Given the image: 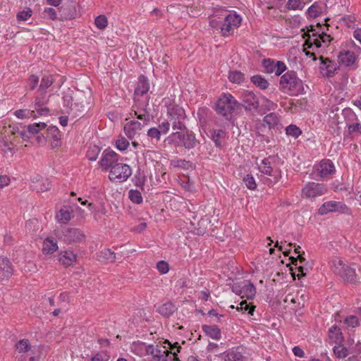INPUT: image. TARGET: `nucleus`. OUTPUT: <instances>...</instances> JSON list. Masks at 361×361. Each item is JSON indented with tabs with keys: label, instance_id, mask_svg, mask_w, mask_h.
Instances as JSON below:
<instances>
[{
	"label": "nucleus",
	"instance_id": "obj_27",
	"mask_svg": "<svg viewBox=\"0 0 361 361\" xmlns=\"http://www.w3.org/2000/svg\"><path fill=\"white\" fill-rule=\"evenodd\" d=\"M156 311L164 317H170L176 310V305L171 301L155 305Z\"/></svg>",
	"mask_w": 361,
	"mask_h": 361
},
{
	"label": "nucleus",
	"instance_id": "obj_9",
	"mask_svg": "<svg viewBox=\"0 0 361 361\" xmlns=\"http://www.w3.org/2000/svg\"><path fill=\"white\" fill-rule=\"evenodd\" d=\"M132 174V169L126 164L118 163L109 171V178L112 181L122 183L126 181Z\"/></svg>",
	"mask_w": 361,
	"mask_h": 361
},
{
	"label": "nucleus",
	"instance_id": "obj_11",
	"mask_svg": "<svg viewBox=\"0 0 361 361\" xmlns=\"http://www.w3.org/2000/svg\"><path fill=\"white\" fill-rule=\"evenodd\" d=\"M171 136L178 138L181 145L188 150L194 149L200 144V141L196 139L195 133L187 128L180 132L173 133Z\"/></svg>",
	"mask_w": 361,
	"mask_h": 361
},
{
	"label": "nucleus",
	"instance_id": "obj_15",
	"mask_svg": "<svg viewBox=\"0 0 361 361\" xmlns=\"http://www.w3.org/2000/svg\"><path fill=\"white\" fill-rule=\"evenodd\" d=\"M48 102L47 97V92L37 90V95L35 99L34 107L35 111L39 116H47L49 109L45 106Z\"/></svg>",
	"mask_w": 361,
	"mask_h": 361
},
{
	"label": "nucleus",
	"instance_id": "obj_60",
	"mask_svg": "<svg viewBox=\"0 0 361 361\" xmlns=\"http://www.w3.org/2000/svg\"><path fill=\"white\" fill-rule=\"evenodd\" d=\"M147 135L152 139L155 140L157 142L159 141L161 133L157 128H151L147 131Z\"/></svg>",
	"mask_w": 361,
	"mask_h": 361
},
{
	"label": "nucleus",
	"instance_id": "obj_36",
	"mask_svg": "<svg viewBox=\"0 0 361 361\" xmlns=\"http://www.w3.org/2000/svg\"><path fill=\"white\" fill-rule=\"evenodd\" d=\"M47 128V124L44 122L35 123L28 125L27 129L29 130L30 135H38L42 130Z\"/></svg>",
	"mask_w": 361,
	"mask_h": 361
},
{
	"label": "nucleus",
	"instance_id": "obj_58",
	"mask_svg": "<svg viewBox=\"0 0 361 361\" xmlns=\"http://www.w3.org/2000/svg\"><path fill=\"white\" fill-rule=\"evenodd\" d=\"M32 10L30 8H26L18 13L17 19L18 20H26L32 16Z\"/></svg>",
	"mask_w": 361,
	"mask_h": 361
},
{
	"label": "nucleus",
	"instance_id": "obj_48",
	"mask_svg": "<svg viewBox=\"0 0 361 361\" xmlns=\"http://www.w3.org/2000/svg\"><path fill=\"white\" fill-rule=\"evenodd\" d=\"M129 199L135 204H140L142 202V197L140 191L137 190H130L128 192Z\"/></svg>",
	"mask_w": 361,
	"mask_h": 361
},
{
	"label": "nucleus",
	"instance_id": "obj_54",
	"mask_svg": "<svg viewBox=\"0 0 361 361\" xmlns=\"http://www.w3.org/2000/svg\"><path fill=\"white\" fill-rule=\"evenodd\" d=\"M262 107L267 111L275 110L277 108V104L266 97H262Z\"/></svg>",
	"mask_w": 361,
	"mask_h": 361
},
{
	"label": "nucleus",
	"instance_id": "obj_13",
	"mask_svg": "<svg viewBox=\"0 0 361 361\" xmlns=\"http://www.w3.org/2000/svg\"><path fill=\"white\" fill-rule=\"evenodd\" d=\"M118 161V154L110 149H106L103 152L99 163L103 169L111 170L114 166L119 163Z\"/></svg>",
	"mask_w": 361,
	"mask_h": 361
},
{
	"label": "nucleus",
	"instance_id": "obj_37",
	"mask_svg": "<svg viewBox=\"0 0 361 361\" xmlns=\"http://www.w3.org/2000/svg\"><path fill=\"white\" fill-rule=\"evenodd\" d=\"M329 337L335 342H339L343 340L341 329L336 325H333L329 330Z\"/></svg>",
	"mask_w": 361,
	"mask_h": 361
},
{
	"label": "nucleus",
	"instance_id": "obj_4",
	"mask_svg": "<svg viewBox=\"0 0 361 361\" xmlns=\"http://www.w3.org/2000/svg\"><path fill=\"white\" fill-rule=\"evenodd\" d=\"M317 28L321 30V25L317 23ZM307 37L305 40V46L307 48L311 49L313 47L316 48H320L322 47H328L332 40V38L329 35H327L324 31L317 30L314 25H310V28L308 29L307 33H305L303 37Z\"/></svg>",
	"mask_w": 361,
	"mask_h": 361
},
{
	"label": "nucleus",
	"instance_id": "obj_41",
	"mask_svg": "<svg viewBox=\"0 0 361 361\" xmlns=\"http://www.w3.org/2000/svg\"><path fill=\"white\" fill-rule=\"evenodd\" d=\"M226 136V132L222 129L214 130L212 134V138L216 146H220L221 140Z\"/></svg>",
	"mask_w": 361,
	"mask_h": 361
},
{
	"label": "nucleus",
	"instance_id": "obj_17",
	"mask_svg": "<svg viewBox=\"0 0 361 361\" xmlns=\"http://www.w3.org/2000/svg\"><path fill=\"white\" fill-rule=\"evenodd\" d=\"M85 97L81 94L80 97H73L70 94H66L63 96V105L70 107L71 109H77V110L84 112L87 106L84 104V99Z\"/></svg>",
	"mask_w": 361,
	"mask_h": 361
},
{
	"label": "nucleus",
	"instance_id": "obj_33",
	"mask_svg": "<svg viewBox=\"0 0 361 361\" xmlns=\"http://www.w3.org/2000/svg\"><path fill=\"white\" fill-rule=\"evenodd\" d=\"M75 260L76 255L71 251H65L59 258V261L66 266L71 265Z\"/></svg>",
	"mask_w": 361,
	"mask_h": 361
},
{
	"label": "nucleus",
	"instance_id": "obj_64",
	"mask_svg": "<svg viewBox=\"0 0 361 361\" xmlns=\"http://www.w3.org/2000/svg\"><path fill=\"white\" fill-rule=\"evenodd\" d=\"M109 360V356L103 353H98L95 355H94L92 357L91 361H108Z\"/></svg>",
	"mask_w": 361,
	"mask_h": 361
},
{
	"label": "nucleus",
	"instance_id": "obj_16",
	"mask_svg": "<svg viewBox=\"0 0 361 361\" xmlns=\"http://www.w3.org/2000/svg\"><path fill=\"white\" fill-rule=\"evenodd\" d=\"M63 240L68 244L82 243L85 240V235L78 228H72L66 230L61 236Z\"/></svg>",
	"mask_w": 361,
	"mask_h": 361
},
{
	"label": "nucleus",
	"instance_id": "obj_57",
	"mask_svg": "<svg viewBox=\"0 0 361 361\" xmlns=\"http://www.w3.org/2000/svg\"><path fill=\"white\" fill-rule=\"evenodd\" d=\"M116 146L120 151H124L129 146V142L125 137H121L116 140Z\"/></svg>",
	"mask_w": 361,
	"mask_h": 361
},
{
	"label": "nucleus",
	"instance_id": "obj_44",
	"mask_svg": "<svg viewBox=\"0 0 361 361\" xmlns=\"http://www.w3.org/2000/svg\"><path fill=\"white\" fill-rule=\"evenodd\" d=\"M53 82L54 79L51 75H44L42 78L38 90L46 92V90L51 87Z\"/></svg>",
	"mask_w": 361,
	"mask_h": 361
},
{
	"label": "nucleus",
	"instance_id": "obj_39",
	"mask_svg": "<svg viewBox=\"0 0 361 361\" xmlns=\"http://www.w3.org/2000/svg\"><path fill=\"white\" fill-rule=\"evenodd\" d=\"M99 259L114 262L116 259V253L110 249H104L99 255Z\"/></svg>",
	"mask_w": 361,
	"mask_h": 361
},
{
	"label": "nucleus",
	"instance_id": "obj_1",
	"mask_svg": "<svg viewBox=\"0 0 361 361\" xmlns=\"http://www.w3.org/2000/svg\"><path fill=\"white\" fill-rule=\"evenodd\" d=\"M164 343L169 345L171 350L165 346L159 345H148L146 347V353L152 356V361H180L178 357V353L180 352L181 346L178 343L176 342L171 344L168 340H165Z\"/></svg>",
	"mask_w": 361,
	"mask_h": 361
},
{
	"label": "nucleus",
	"instance_id": "obj_35",
	"mask_svg": "<svg viewBox=\"0 0 361 361\" xmlns=\"http://www.w3.org/2000/svg\"><path fill=\"white\" fill-rule=\"evenodd\" d=\"M130 114L135 116L139 120L138 121L141 122V124H142L144 126H147L151 119L149 114L147 113L145 110H142L141 112L133 111Z\"/></svg>",
	"mask_w": 361,
	"mask_h": 361
},
{
	"label": "nucleus",
	"instance_id": "obj_7",
	"mask_svg": "<svg viewBox=\"0 0 361 361\" xmlns=\"http://www.w3.org/2000/svg\"><path fill=\"white\" fill-rule=\"evenodd\" d=\"M16 354L17 361H39V357L27 339H22L16 343Z\"/></svg>",
	"mask_w": 361,
	"mask_h": 361
},
{
	"label": "nucleus",
	"instance_id": "obj_46",
	"mask_svg": "<svg viewBox=\"0 0 361 361\" xmlns=\"http://www.w3.org/2000/svg\"><path fill=\"white\" fill-rule=\"evenodd\" d=\"M334 353L339 359L345 358L349 354L348 348L343 345L335 346L334 348Z\"/></svg>",
	"mask_w": 361,
	"mask_h": 361
},
{
	"label": "nucleus",
	"instance_id": "obj_26",
	"mask_svg": "<svg viewBox=\"0 0 361 361\" xmlns=\"http://www.w3.org/2000/svg\"><path fill=\"white\" fill-rule=\"evenodd\" d=\"M47 139L49 140L52 147H57L61 145V134L57 127L51 126L46 130Z\"/></svg>",
	"mask_w": 361,
	"mask_h": 361
},
{
	"label": "nucleus",
	"instance_id": "obj_28",
	"mask_svg": "<svg viewBox=\"0 0 361 361\" xmlns=\"http://www.w3.org/2000/svg\"><path fill=\"white\" fill-rule=\"evenodd\" d=\"M73 217V210L71 207H63L56 214V218L60 224H67Z\"/></svg>",
	"mask_w": 361,
	"mask_h": 361
},
{
	"label": "nucleus",
	"instance_id": "obj_50",
	"mask_svg": "<svg viewBox=\"0 0 361 361\" xmlns=\"http://www.w3.org/2000/svg\"><path fill=\"white\" fill-rule=\"evenodd\" d=\"M226 361H243V357L240 352L232 350L226 355Z\"/></svg>",
	"mask_w": 361,
	"mask_h": 361
},
{
	"label": "nucleus",
	"instance_id": "obj_43",
	"mask_svg": "<svg viewBox=\"0 0 361 361\" xmlns=\"http://www.w3.org/2000/svg\"><path fill=\"white\" fill-rule=\"evenodd\" d=\"M255 309V306L252 305H250V304H248L246 300L240 302L239 306L237 307V310L238 311H241L243 312H247L248 315H253Z\"/></svg>",
	"mask_w": 361,
	"mask_h": 361
},
{
	"label": "nucleus",
	"instance_id": "obj_56",
	"mask_svg": "<svg viewBox=\"0 0 361 361\" xmlns=\"http://www.w3.org/2000/svg\"><path fill=\"white\" fill-rule=\"evenodd\" d=\"M243 182L247 188L250 190H254L257 187V184L255 183V180L254 177L251 175L247 174L244 178Z\"/></svg>",
	"mask_w": 361,
	"mask_h": 361
},
{
	"label": "nucleus",
	"instance_id": "obj_38",
	"mask_svg": "<svg viewBox=\"0 0 361 361\" xmlns=\"http://www.w3.org/2000/svg\"><path fill=\"white\" fill-rule=\"evenodd\" d=\"M263 121L269 128H274L279 124V118L275 113H270L264 116Z\"/></svg>",
	"mask_w": 361,
	"mask_h": 361
},
{
	"label": "nucleus",
	"instance_id": "obj_47",
	"mask_svg": "<svg viewBox=\"0 0 361 361\" xmlns=\"http://www.w3.org/2000/svg\"><path fill=\"white\" fill-rule=\"evenodd\" d=\"M272 67V69H269V73H274L276 75H280L286 69L285 63L280 61L274 63Z\"/></svg>",
	"mask_w": 361,
	"mask_h": 361
},
{
	"label": "nucleus",
	"instance_id": "obj_3",
	"mask_svg": "<svg viewBox=\"0 0 361 361\" xmlns=\"http://www.w3.org/2000/svg\"><path fill=\"white\" fill-rule=\"evenodd\" d=\"M241 17L235 13L227 15L223 21H218L216 19L210 21V25L219 31L224 37L233 35L234 30L241 24Z\"/></svg>",
	"mask_w": 361,
	"mask_h": 361
},
{
	"label": "nucleus",
	"instance_id": "obj_20",
	"mask_svg": "<svg viewBox=\"0 0 361 361\" xmlns=\"http://www.w3.org/2000/svg\"><path fill=\"white\" fill-rule=\"evenodd\" d=\"M346 206L340 202L329 201L324 202L319 209V214L324 215L329 212H343Z\"/></svg>",
	"mask_w": 361,
	"mask_h": 361
},
{
	"label": "nucleus",
	"instance_id": "obj_8",
	"mask_svg": "<svg viewBox=\"0 0 361 361\" xmlns=\"http://www.w3.org/2000/svg\"><path fill=\"white\" fill-rule=\"evenodd\" d=\"M238 104V101L231 94H224L216 102V111L228 118Z\"/></svg>",
	"mask_w": 361,
	"mask_h": 361
},
{
	"label": "nucleus",
	"instance_id": "obj_34",
	"mask_svg": "<svg viewBox=\"0 0 361 361\" xmlns=\"http://www.w3.org/2000/svg\"><path fill=\"white\" fill-rule=\"evenodd\" d=\"M13 114L18 118H20V119H25V118H37V114H36L35 110H30V109H18V110H16Z\"/></svg>",
	"mask_w": 361,
	"mask_h": 361
},
{
	"label": "nucleus",
	"instance_id": "obj_63",
	"mask_svg": "<svg viewBox=\"0 0 361 361\" xmlns=\"http://www.w3.org/2000/svg\"><path fill=\"white\" fill-rule=\"evenodd\" d=\"M171 125V124L170 123V122H169L168 120L161 123L159 125V131H160L161 134H167L169 131Z\"/></svg>",
	"mask_w": 361,
	"mask_h": 361
},
{
	"label": "nucleus",
	"instance_id": "obj_51",
	"mask_svg": "<svg viewBox=\"0 0 361 361\" xmlns=\"http://www.w3.org/2000/svg\"><path fill=\"white\" fill-rule=\"evenodd\" d=\"M94 24L99 30H104L108 25V20L104 15H100L95 18Z\"/></svg>",
	"mask_w": 361,
	"mask_h": 361
},
{
	"label": "nucleus",
	"instance_id": "obj_22",
	"mask_svg": "<svg viewBox=\"0 0 361 361\" xmlns=\"http://www.w3.org/2000/svg\"><path fill=\"white\" fill-rule=\"evenodd\" d=\"M233 291L243 298H246L248 300H252L255 296L256 288L252 283L249 281H246L243 282V285L239 290L235 289Z\"/></svg>",
	"mask_w": 361,
	"mask_h": 361
},
{
	"label": "nucleus",
	"instance_id": "obj_2",
	"mask_svg": "<svg viewBox=\"0 0 361 361\" xmlns=\"http://www.w3.org/2000/svg\"><path fill=\"white\" fill-rule=\"evenodd\" d=\"M166 107L167 120L171 124L174 130H183L186 129L185 120L186 114L184 109L169 99L165 102Z\"/></svg>",
	"mask_w": 361,
	"mask_h": 361
},
{
	"label": "nucleus",
	"instance_id": "obj_53",
	"mask_svg": "<svg viewBox=\"0 0 361 361\" xmlns=\"http://www.w3.org/2000/svg\"><path fill=\"white\" fill-rule=\"evenodd\" d=\"M286 132L288 135L293 136L295 138L298 137L302 133L300 129L295 125L288 126L286 129Z\"/></svg>",
	"mask_w": 361,
	"mask_h": 361
},
{
	"label": "nucleus",
	"instance_id": "obj_24",
	"mask_svg": "<svg viewBox=\"0 0 361 361\" xmlns=\"http://www.w3.org/2000/svg\"><path fill=\"white\" fill-rule=\"evenodd\" d=\"M13 274L11 262L6 257H0V281L8 279Z\"/></svg>",
	"mask_w": 361,
	"mask_h": 361
},
{
	"label": "nucleus",
	"instance_id": "obj_21",
	"mask_svg": "<svg viewBox=\"0 0 361 361\" xmlns=\"http://www.w3.org/2000/svg\"><path fill=\"white\" fill-rule=\"evenodd\" d=\"M315 168L318 172V175L321 178H325L334 173L336 171L334 164L329 159L322 160L317 165L315 166Z\"/></svg>",
	"mask_w": 361,
	"mask_h": 361
},
{
	"label": "nucleus",
	"instance_id": "obj_52",
	"mask_svg": "<svg viewBox=\"0 0 361 361\" xmlns=\"http://www.w3.org/2000/svg\"><path fill=\"white\" fill-rule=\"evenodd\" d=\"M100 152V149L99 147L94 145L90 147L87 152V157L90 161H95L97 159V157Z\"/></svg>",
	"mask_w": 361,
	"mask_h": 361
},
{
	"label": "nucleus",
	"instance_id": "obj_49",
	"mask_svg": "<svg viewBox=\"0 0 361 361\" xmlns=\"http://www.w3.org/2000/svg\"><path fill=\"white\" fill-rule=\"evenodd\" d=\"M322 12V8L318 3L313 4L308 9L307 13L310 17L316 18Z\"/></svg>",
	"mask_w": 361,
	"mask_h": 361
},
{
	"label": "nucleus",
	"instance_id": "obj_19",
	"mask_svg": "<svg viewBox=\"0 0 361 361\" xmlns=\"http://www.w3.org/2000/svg\"><path fill=\"white\" fill-rule=\"evenodd\" d=\"M167 11L169 13L174 14L178 18H185L186 16L195 17L198 14L197 11L194 12L192 10V7L190 8V11H189L188 7L181 4L171 5L167 7Z\"/></svg>",
	"mask_w": 361,
	"mask_h": 361
},
{
	"label": "nucleus",
	"instance_id": "obj_25",
	"mask_svg": "<svg viewBox=\"0 0 361 361\" xmlns=\"http://www.w3.org/2000/svg\"><path fill=\"white\" fill-rule=\"evenodd\" d=\"M51 182L47 178H43L39 176H35L32 179V185L33 190L37 192H45L51 188Z\"/></svg>",
	"mask_w": 361,
	"mask_h": 361
},
{
	"label": "nucleus",
	"instance_id": "obj_29",
	"mask_svg": "<svg viewBox=\"0 0 361 361\" xmlns=\"http://www.w3.org/2000/svg\"><path fill=\"white\" fill-rule=\"evenodd\" d=\"M338 59L339 63L346 66L353 65L356 60L354 52L348 50L341 51L338 56Z\"/></svg>",
	"mask_w": 361,
	"mask_h": 361
},
{
	"label": "nucleus",
	"instance_id": "obj_40",
	"mask_svg": "<svg viewBox=\"0 0 361 361\" xmlns=\"http://www.w3.org/2000/svg\"><path fill=\"white\" fill-rule=\"evenodd\" d=\"M251 81L259 88L262 90L267 89L269 82L261 75H257L251 78Z\"/></svg>",
	"mask_w": 361,
	"mask_h": 361
},
{
	"label": "nucleus",
	"instance_id": "obj_59",
	"mask_svg": "<svg viewBox=\"0 0 361 361\" xmlns=\"http://www.w3.org/2000/svg\"><path fill=\"white\" fill-rule=\"evenodd\" d=\"M164 16V13L159 8H154L152 11L149 12V18L152 21L158 20Z\"/></svg>",
	"mask_w": 361,
	"mask_h": 361
},
{
	"label": "nucleus",
	"instance_id": "obj_6",
	"mask_svg": "<svg viewBox=\"0 0 361 361\" xmlns=\"http://www.w3.org/2000/svg\"><path fill=\"white\" fill-rule=\"evenodd\" d=\"M330 263L332 271L343 279L350 283L356 281L355 269L345 264L341 258L334 257Z\"/></svg>",
	"mask_w": 361,
	"mask_h": 361
},
{
	"label": "nucleus",
	"instance_id": "obj_42",
	"mask_svg": "<svg viewBox=\"0 0 361 361\" xmlns=\"http://www.w3.org/2000/svg\"><path fill=\"white\" fill-rule=\"evenodd\" d=\"M228 79L231 82L240 84L244 81V75L238 71H231L228 75Z\"/></svg>",
	"mask_w": 361,
	"mask_h": 361
},
{
	"label": "nucleus",
	"instance_id": "obj_23",
	"mask_svg": "<svg viewBox=\"0 0 361 361\" xmlns=\"http://www.w3.org/2000/svg\"><path fill=\"white\" fill-rule=\"evenodd\" d=\"M144 127L141 122L132 120L125 124L124 132L126 135L132 140Z\"/></svg>",
	"mask_w": 361,
	"mask_h": 361
},
{
	"label": "nucleus",
	"instance_id": "obj_32",
	"mask_svg": "<svg viewBox=\"0 0 361 361\" xmlns=\"http://www.w3.org/2000/svg\"><path fill=\"white\" fill-rule=\"evenodd\" d=\"M58 249L56 241L51 238H47L44 240L43 243V252L48 255L52 254Z\"/></svg>",
	"mask_w": 361,
	"mask_h": 361
},
{
	"label": "nucleus",
	"instance_id": "obj_30",
	"mask_svg": "<svg viewBox=\"0 0 361 361\" xmlns=\"http://www.w3.org/2000/svg\"><path fill=\"white\" fill-rule=\"evenodd\" d=\"M202 329L207 336L213 339L219 340L221 337V330L216 325H203Z\"/></svg>",
	"mask_w": 361,
	"mask_h": 361
},
{
	"label": "nucleus",
	"instance_id": "obj_18",
	"mask_svg": "<svg viewBox=\"0 0 361 361\" xmlns=\"http://www.w3.org/2000/svg\"><path fill=\"white\" fill-rule=\"evenodd\" d=\"M319 59L321 60L319 68L323 75L328 78L333 77L339 69V65L328 58L320 56Z\"/></svg>",
	"mask_w": 361,
	"mask_h": 361
},
{
	"label": "nucleus",
	"instance_id": "obj_14",
	"mask_svg": "<svg viewBox=\"0 0 361 361\" xmlns=\"http://www.w3.org/2000/svg\"><path fill=\"white\" fill-rule=\"evenodd\" d=\"M242 105L245 110L255 111L259 107V100L254 92L249 90H243L240 94Z\"/></svg>",
	"mask_w": 361,
	"mask_h": 361
},
{
	"label": "nucleus",
	"instance_id": "obj_10",
	"mask_svg": "<svg viewBox=\"0 0 361 361\" xmlns=\"http://www.w3.org/2000/svg\"><path fill=\"white\" fill-rule=\"evenodd\" d=\"M274 159L273 157H269L262 159L260 163L257 162L259 171L272 178L270 179L271 183H276L281 178V171L279 169H274L271 166Z\"/></svg>",
	"mask_w": 361,
	"mask_h": 361
},
{
	"label": "nucleus",
	"instance_id": "obj_45",
	"mask_svg": "<svg viewBox=\"0 0 361 361\" xmlns=\"http://www.w3.org/2000/svg\"><path fill=\"white\" fill-rule=\"evenodd\" d=\"M305 3L301 0H288L286 8L288 10H302Z\"/></svg>",
	"mask_w": 361,
	"mask_h": 361
},
{
	"label": "nucleus",
	"instance_id": "obj_55",
	"mask_svg": "<svg viewBox=\"0 0 361 361\" xmlns=\"http://www.w3.org/2000/svg\"><path fill=\"white\" fill-rule=\"evenodd\" d=\"M345 324L348 327L355 328L360 325V322L357 317L351 315L347 317L344 321Z\"/></svg>",
	"mask_w": 361,
	"mask_h": 361
},
{
	"label": "nucleus",
	"instance_id": "obj_61",
	"mask_svg": "<svg viewBox=\"0 0 361 361\" xmlns=\"http://www.w3.org/2000/svg\"><path fill=\"white\" fill-rule=\"evenodd\" d=\"M157 268L161 274H166L169 270V264L165 261H159L157 264Z\"/></svg>",
	"mask_w": 361,
	"mask_h": 361
},
{
	"label": "nucleus",
	"instance_id": "obj_12",
	"mask_svg": "<svg viewBox=\"0 0 361 361\" xmlns=\"http://www.w3.org/2000/svg\"><path fill=\"white\" fill-rule=\"evenodd\" d=\"M327 192L325 185L317 183H308L302 190V195L306 198H314L324 195Z\"/></svg>",
	"mask_w": 361,
	"mask_h": 361
},
{
	"label": "nucleus",
	"instance_id": "obj_5",
	"mask_svg": "<svg viewBox=\"0 0 361 361\" xmlns=\"http://www.w3.org/2000/svg\"><path fill=\"white\" fill-rule=\"evenodd\" d=\"M280 89L289 95H298L302 92V80L293 71H288L280 78Z\"/></svg>",
	"mask_w": 361,
	"mask_h": 361
},
{
	"label": "nucleus",
	"instance_id": "obj_62",
	"mask_svg": "<svg viewBox=\"0 0 361 361\" xmlns=\"http://www.w3.org/2000/svg\"><path fill=\"white\" fill-rule=\"evenodd\" d=\"M39 78L35 75H32L30 76L27 80L28 85L30 87V90H33L38 85Z\"/></svg>",
	"mask_w": 361,
	"mask_h": 361
},
{
	"label": "nucleus",
	"instance_id": "obj_31",
	"mask_svg": "<svg viewBox=\"0 0 361 361\" xmlns=\"http://www.w3.org/2000/svg\"><path fill=\"white\" fill-rule=\"evenodd\" d=\"M149 90V83L147 78L144 75L139 77L137 86L135 88V93L137 95H143Z\"/></svg>",
	"mask_w": 361,
	"mask_h": 361
}]
</instances>
